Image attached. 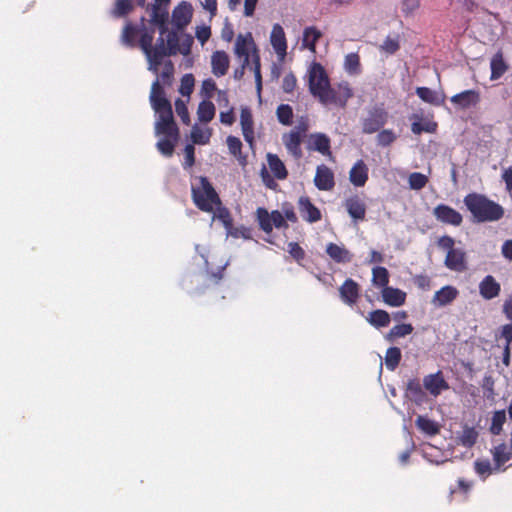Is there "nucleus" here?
I'll list each match as a JSON object with an SVG mask.
<instances>
[{
    "label": "nucleus",
    "mask_w": 512,
    "mask_h": 512,
    "mask_svg": "<svg viewBox=\"0 0 512 512\" xmlns=\"http://www.w3.org/2000/svg\"><path fill=\"white\" fill-rule=\"evenodd\" d=\"M150 102L152 108L158 114V119L155 123L156 134L178 139L179 129L173 118L171 103L166 98L164 89L158 80L152 83Z\"/></svg>",
    "instance_id": "nucleus-1"
},
{
    "label": "nucleus",
    "mask_w": 512,
    "mask_h": 512,
    "mask_svg": "<svg viewBox=\"0 0 512 512\" xmlns=\"http://www.w3.org/2000/svg\"><path fill=\"white\" fill-rule=\"evenodd\" d=\"M463 202L476 223L496 222L504 216V208L484 194L469 193Z\"/></svg>",
    "instance_id": "nucleus-2"
},
{
    "label": "nucleus",
    "mask_w": 512,
    "mask_h": 512,
    "mask_svg": "<svg viewBox=\"0 0 512 512\" xmlns=\"http://www.w3.org/2000/svg\"><path fill=\"white\" fill-rule=\"evenodd\" d=\"M196 181L197 183L191 185L193 203L203 212H213L215 206L221 205L219 195L207 177L199 176Z\"/></svg>",
    "instance_id": "nucleus-3"
},
{
    "label": "nucleus",
    "mask_w": 512,
    "mask_h": 512,
    "mask_svg": "<svg viewBox=\"0 0 512 512\" xmlns=\"http://www.w3.org/2000/svg\"><path fill=\"white\" fill-rule=\"evenodd\" d=\"M330 85L325 68L318 62H313L308 71L309 92L315 98L324 97L323 91Z\"/></svg>",
    "instance_id": "nucleus-4"
},
{
    "label": "nucleus",
    "mask_w": 512,
    "mask_h": 512,
    "mask_svg": "<svg viewBox=\"0 0 512 512\" xmlns=\"http://www.w3.org/2000/svg\"><path fill=\"white\" fill-rule=\"evenodd\" d=\"M389 118L387 110L383 104H377L367 111V115L362 118V132L365 134H373L378 132L387 123Z\"/></svg>",
    "instance_id": "nucleus-5"
},
{
    "label": "nucleus",
    "mask_w": 512,
    "mask_h": 512,
    "mask_svg": "<svg viewBox=\"0 0 512 512\" xmlns=\"http://www.w3.org/2000/svg\"><path fill=\"white\" fill-rule=\"evenodd\" d=\"M324 97L317 99L323 105L334 104L339 107H345L347 101L353 96L352 89L347 82L339 83L336 87L331 84L323 91Z\"/></svg>",
    "instance_id": "nucleus-6"
},
{
    "label": "nucleus",
    "mask_w": 512,
    "mask_h": 512,
    "mask_svg": "<svg viewBox=\"0 0 512 512\" xmlns=\"http://www.w3.org/2000/svg\"><path fill=\"white\" fill-rule=\"evenodd\" d=\"M256 218L260 229L268 234L272 232L273 227L278 229L288 228V224L279 210H273L269 213L266 208L259 207L256 210Z\"/></svg>",
    "instance_id": "nucleus-7"
},
{
    "label": "nucleus",
    "mask_w": 512,
    "mask_h": 512,
    "mask_svg": "<svg viewBox=\"0 0 512 512\" xmlns=\"http://www.w3.org/2000/svg\"><path fill=\"white\" fill-rule=\"evenodd\" d=\"M234 51L239 58L244 60V66H250L251 55L258 51L250 32L237 36Z\"/></svg>",
    "instance_id": "nucleus-8"
},
{
    "label": "nucleus",
    "mask_w": 512,
    "mask_h": 512,
    "mask_svg": "<svg viewBox=\"0 0 512 512\" xmlns=\"http://www.w3.org/2000/svg\"><path fill=\"white\" fill-rule=\"evenodd\" d=\"M162 36L163 35H161L157 39V42H156L155 46L152 45L151 49H149L147 52L144 53L146 55L147 59H148V62H149L148 69L150 71H152L153 73H155V74H158L159 66L162 63L163 58L165 56L169 55L168 49L165 46V40H164V38Z\"/></svg>",
    "instance_id": "nucleus-9"
},
{
    "label": "nucleus",
    "mask_w": 512,
    "mask_h": 512,
    "mask_svg": "<svg viewBox=\"0 0 512 512\" xmlns=\"http://www.w3.org/2000/svg\"><path fill=\"white\" fill-rule=\"evenodd\" d=\"M433 215L437 221L446 225L458 227L463 222L461 213L446 204H438L434 207Z\"/></svg>",
    "instance_id": "nucleus-10"
},
{
    "label": "nucleus",
    "mask_w": 512,
    "mask_h": 512,
    "mask_svg": "<svg viewBox=\"0 0 512 512\" xmlns=\"http://www.w3.org/2000/svg\"><path fill=\"white\" fill-rule=\"evenodd\" d=\"M451 103L461 109L466 110L479 105L481 94L479 90L469 89L453 95L450 98Z\"/></svg>",
    "instance_id": "nucleus-11"
},
{
    "label": "nucleus",
    "mask_w": 512,
    "mask_h": 512,
    "mask_svg": "<svg viewBox=\"0 0 512 512\" xmlns=\"http://www.w3.org/2000/svg\"><path fill=\"white\" fill-rule=\"evenodd\" d=\"M339 296L344 304L352 307L357 304L361 296V287L352 278H347L339 287Z\"/></svg>",
    "instance_id": "nucleus-12"
},
{
    "label": "nucleus",
    "mask_w": 512,
    "mask_h": 512,
    "mask_svg": "<svg viewBox=\"0 0 512 512\" xmlns=\"http://www.w3.org/2000/svg\"><path fill=\"white\" fill-rule=\"evenodd\" d=\"M423 386L433 397H438L443 391L450 388L441 370L426 375L423 379Z\"/></svg>",
    "instance_id": "nucleus-13"
},
{
    "label": "nucleus",
    "mask_w": 512,
    "mask_h": 512,
    "mask_svg": "<svg viewBox=\"0 0 512 512\" xmlns=\"http://www.w3.org/2000/svg\"><path fill=\"white\" fill-rule=\"evenodd\" d=\"M307 149L309 151H316L326 157H332L331 140L324 133H312L308 137Z\"/></svg>",
    "instance_id": "nucleus-14"
},
{
    "label": "nucleus",
    "mask_w": 512,
    "mask_h": 512,
    "mask_svg": "<svg viewBox=\"0 0 512 512\" xmlns=\"http://www.w3.org/2000/svg\"><path fill=\"white\" fill-rule=\"evenodd\" d=\"M298 210L302 219L308 223H315L321 220L322 214L308 196H301L298 200Z\"/></svg>",
    "instance_id": "nucleus-15"
},
{
    "label": "nucleus",
    "mask_w": 512,
    "mask_h": 512,
    "mask_svg": "<svg viewBox=\"0 0 512 512\" xmlns=\"http://www.w3.org/2000/svg\"><path fill=\"white\" fill-rule=\"evenodd\" d=\"M314 184L319 190H332L335 186V178L333 171L324 164L317 166L316 174L314 177Z\"/></svg>",
    "instance_id": "nucleus-16"
},
{
    "label": "nucleus",
    "mask_w": 512,
    "mask_h": 512,
    "mask_svg": "<svg viewBox=\"0 0 512 512\" xmlns=\"http://www.w3.org/2000/svg\"><path fill=\"white\" fill-rule=\"evenodd\" d=\"M344 206L349 214V216L354 221H363L366 216V203L359 195H352L348 197Z\"/></svg>",
    "instance_id": "nucleus-17"
},
{
    "label": "nucleus",
    "mask_w": 512,
    "mask_h": 512,
    "mask_svg": "<svg viewBox=\"0 0 512 512\" xmlns=\"http://www.w3.org/2000/svg\"><path fill=\"white\" fill-rule=\"evenodd\" d=\"M150 23L159 28L160 34L164 35L168 28V8L160 4H152L150 9Z\"/></svg>",
    "instance_id": "nucleus-18"
},
{
    "label": "nucleus",
    "mask_w": 512,
    "mask_h": 512,
    "mask_svg": "<svg viewBox=\"0 0 512 512\" xmlns=\"http://www.w3.org/2000/svg\"><path fill=\"white\" fill-rule=\"evenodd\" d=\"M444 264L452 271L464 272L468 268L466 253L460 248L451 250L447 253Z\"/></svg>",
    "instance_id": "nucleus-19"
},
{
    "label": "nucleus",
    "mask_w": 512,
    "mask_h": 512,
    "mask_svg": "<svg viewBox=\"0 0 512 512\" xmlns=\"http://www.w3.org/2000/svg\"><path fill=\"white\" fill-rule=\"evenodd\" d=\"M405 396L418 406L427 401V395L418 378H412L407 381Z\"/></svg>",
    "instance_id": "nucleus-20"
},
{
    "label": "nucleus",
    "mask_w": 512,
    "mask_h": 512,
    "mask_svg": "<svg viewBox=\"0 0 512 512\" xmlns=\"http://www.w3.org/2000/svg\"><path fill=\"white\" fill-rule=\"evenodd\" d=\"M240 125L245 141L253 147L254 145V121L249 107H242L240 113Z\"/></svg>",
    "instance_id": "nucleus-21"
},
{
    "label": "nucleus",
    "mask_w": 512,
    "mask_h": 512,
    "mask_svg": "<svg viewBox=\"0 0 512 512\" xmlns=\"http://www.w3.org/2000/svg\"><path fill=\"white\" fill-rule=\"evenodd\" d=\"M458 295L459 291L456 287L452 285H446L435 292L432 298V304L435 307H444L450 305L455 301Z\"/></svg>",
    "instance_id": "nucleus-22"
},
{
    "label": "nucleus",
    "mask_w": 512,
    "mask_h": 512,
    "mask_svg": "<svg viewBox=\"0 0 512 512\" xmlns=\"http://www.w3.org/2000/svg\"><path fill=\"white\" fill-rule=\"evenodd\" d=\"M500 292L501 285L492 275H486L479 283V293L486 300L498 297Z\"/></svg>",
    "instance_id": "nucleus-23"
},
{
    "label": "nucleus",
    "mask_w": 512,
    "mask_h": 512,
    "mask_svg": "<svg viewBox=\"0 0 512 512\" xmlns=\"http://www.w3.org/2000/svg\"><path fill=\"white\" fill-rule=\"evenodd\" d=\"M302 136L299 131L292 130L283 135V143L287 151L295 158L300 159L303 156L301 149Z\"/></svg>",
    "instance_id": "nucleus-24"
},
{
    "label": "nucleus",
    "mask_w": 512,
    "mask_h": 512,
    "mask_svg": "<svg viewBox=\"0 0 512 512\" xmlns=\"http://www.w3.org/2000/svg\"><path fill=\"white\" fill-rule=\"evenodd\" d=\"M229 56L225 51H215L211 56L212 73L216 77L224 76L229 69Z\"/></svg>",
    "instance_id": "nucleus-25"
},
{
    "label": "nucleus",
    "mask_w": 512,
    "mask_h": 512,
    "mask_svg": "<svg viewBox=\"0 0 512 512\" xmlns=\"http://www.w3.org/2000/svg\"><path fill=\"white\" fill-rule=\"evenodd\" d=\"M349 180L355 187H363L368 180V167L363 160H358L349 172Z\"/></svg>",
    "instance_id": "nucleus-26"
},
{
    "label": "nucleus",
    "mask_w": 512,
    "mask_h": 512,
    "mask_svg": "<svg viewBox=\"0 0 512 512\" xmlns=\"http://www.w3.org/2000/svg\"><path fill=\"white\" fill-rule=\"evenodd\" d=\"M326 253L336 263H349L352 261L353 255L343 245L329 243L326 247Z\"/></svg>",
    "instance_id": "nucleus-27"
},
{
    "label": "nucleus",
    "mask_w": 512,
    "mask_h": 512,
    "mask_svg": "<svg viewBox=\"0 0 512 512\" xmlns=\"http://www.w3.org/2000/svg\"><path fill=\"white\" fill-rule=\"evenodd\" d=\"M271 45L279 55H285L287 50V41L285 32L280 24H275L270 36Z\"/></svg>",
    "instance_id": "nucleus-28"
},
{
    "label": "nucleus",
    "mask_w": 512,
    "mask_h": 512,
    "mask_svg": "<svg viewBox=\"0 0 512 512\" xmlns=\"http://www.w3.org/2000/svg\"><path fill=\"white\" fill-rule=\"evenodd\" d=\"M191 17V6L187 3L177 6L172 13L173 23L178 29H182L187 26L191 21Z\"/></svg>",
    "instance_id": "nucleus-29"
},
{
    "label": "nucleus",
    "mask_w": 512,
    "mask_h": 512,
    "mask_svg": "<svg viewBox=\"0 0 512 512\" xmlns=\"http://www.w3.org/2000/svg\"><path fill=\"white\" fill-rule=\"evenodd\" d=\"M383 301L392 307H399L405 303L406 293L398 288L386 287L382 289Z\"/></svg>",
    "instance_id": "nucleus-30"
},
{
    "label": "nucleus",
    "mask_w": 512,
    "mask_h": 512,
    "mask_svg": "<svg viewBox=\"0 0 512 512\" xmlns=\"http://www.w3.org/2000/svg\"><path fill=\"white\" fill-rule=\"evenodd\" d=\"M491 453L493 456L496 471L500 470L501 467L512 458V450L511 448L508 449L505 443H501L495 446L491 450Z\"/></svg>",
    "instance_id": "nucleus-31"
},
{
    "label": "nucleus",
    "mask_w": 512,
    "mask_h": 512,
    "mask_svg": "<svg viewBox=\"0 0 512 512\" xmlns=\"http://www.w3.org/2000/svg\"><path fill=\"white\" fill-rule=\"evenodd\" d=\"M226 143L230 154L237 159L239 165L245 167L247 165V155L242 153L243 145L240 139L238 137L230 135L227 137Z\"/></svg>",
    "instance_id": "nucleus-32"
},
{
    "label": "nucleus",
    "mask_w": 512,
    "mask_h": 512,
    "mask_svg": "<svg viewBox=\"0 0 512 512\" xmlns=\"http://www.w3.org/2000/svg\"><path fill=\"white\" fill-rule=\"evenodd\" d=\"M490 68H491V75H490L491 80H497V79L501 78L508 70V65L505 62L501 51H498L496 54L493 55L491 62H490Z\"/></svg>",
    "instance_id": "nucleus-33"
},
{
    "label": "nucleus",
    "mask_w": 512,
    "mask_h": 512,
    "mask_svg": "<svg viewBox=\"0 0 512 512\" xmlns=\"http://www.w3.org/2000/svg\"><path fill=\"white\" fill-rule=\"evenodd\" d=\"M267 161L271 172L274 177L279 180H284L288 176V171L283 163V161L276 155L272 153L267 154Z\"/></svg>",
    "instance_id": "nucleus-34"
},
{
    "label": "nucleus",
    "mask_w": 512,
    "mask_h": 512,
    "mask_svg": "<svg viewBox=\"0 0 512 512\" xmlns=\"http://www.w3.org/2000/svg\"><path fill=\"white\" fill-rule=\"evenodd\" d=\"M322 37V32L314 26L306 27L303 31L302 44L311 52H315L316 43Z\"/></svg>",
    "instance_id": "nucleus-35"
},
{
    "label": "nucleus",
    "mask_w": 512,
    "mask_h": 512,
    "mask_svg": "<svg viewBox=\"0 0 512 512\" xmlns=\"http://www.w3.org/2000/svg\"><path fill=\"white\" fill-rule=\"evenodd\" d=\"M416 94L422 101L431 105L440 106L444 102V97H440L436 91L428 87H417Z\"/></svg>",
    "instance_id": "nucleus-36"
},
{
    "label": "nucleus",
    "mask_w": 512,
    "mask_h": 512,
    "mask_svg": "<svg viewBox=\"0 0 512 512\" xmlns=\"http://www.w3.org/2000/svg\"><path fill=\"white\" fill-rule=\"evenodd\" d=\"M367 321L376 328H382L390 324L391 318L387 311L377 309L369 313Z\"/></svg>",
    "instance_id": "nucleus-37"
},
{
    "label": "nucleus",
    "mask_w": 512,
    "mask_h": 512,
    "mask_svg": "<svg viewBox=\"0 0 512 512\" xmlns=\"http://www.w3.org/2000/svg\"><path fill=\"white\" fill-rule=\"evenodd\" d=\"M199 121L203 123L210 122L215 116V106L211 101L204 100L200 102L197 110Z\"/></svg>",
    "instance_id": "nucleus-38"
},
{
    "label": "nucleus",
    "mask_w": 512,
    "mask_h": 512,
    "mask_svg": "<svg viewBox=\"0 0 512 512\" xmlns=\"http://www.w3.org/2000/svg\"><path fill=\"white\" fill-rule=\"evenodd\" d=\"M415 424L419 430L430 436L439 433V427L437 423L425 416L419 415L415 421Z\"/></svg>",
    "instance_id": "nucleus-39"
},
{
    "label": "nucleus",
    "mask_w": 512,
    "mask_h": 512,
    "mask_svg": "<svg viewBox=\"0 0 512 512\" xmlns=\"http://www.w3.org/2000/svg\"><path fill=\"white\" fill-rule=\"evenodd\" d=\"M372 283L376 287L382 289L388 287L389 283V272L383 266L374 267L372 270Z\"/></svg>",
    "instance_id": "nucleus-40"
},
{
    "label": "nucleus",
    "mask_w": 512,
    "mask_h": 512,
    "mask_svg": "<svg viewBox=\"0 0 512 512\" xmlns=\"http://www.w3.org/2000/svg\"><path fill=\"white\" fill-rule=\"evenodd\" d=\"M402 358L401 350L398 347H390L386 351L385 365L390 371H394L400 364Z\"/></svg>",
    "instance_id": "nucleus-41"
},
{
    "label": "nucleus",
    "mask_w": 512,
    "mask_h": 512,
    "mask_svg": "<svg viewBox=\"0 0 512 512\" xmlns=\"http://www.w3.org/2000/svg\"><path fill=\"white\" fill-rule=\"evenodd\" d=\"M478 436V431L474 427L465 426L459 436V442L462 446L471 448L477 442Z\"/></svg>",
    "instance_id": "nucleus-42"
},
{
    "label": "nucleus",
    "mask_w": 512,
    "mask_h": 512,
    "mask_svg": "<svg viewBox=\"0 0 512 512\" xmlns=\"http://www.w3.org/2000/svg\"><path fill=\"white\" fill-rule=\"evenodd\" d=\"M413 326L410 323L407 324H399L393 326L388 334L386 335V339L390 342H393L395 339L400 337H405L413 332Z\"/></svg>",
    "instance_id": "nucleus-43"
},
{
    "label": "nucleus",
    "mask_w": 512,
    "mask_h": 512,
    "mask_svg": "<svg viewBox=\"0 0 512 512\" xmlns=\"http://www.w3.org/2000/svg\"><path fill=\"white\" fill-rule=\"evenodd\" d=\"M506 422L505 410H497L493 413L490 425V432L493 435H500L503 430V425Z\"/></svg>",
    "instance_id": "nucleus-44"
},
{
    "label": "nucleus",
    "mask_w": 512,
    "mask_h": 512,
    "mask_svg": "<svg viewBox=\"0 0 512 512\" xmlns=\"http://www.w3.org/2000/svg\"><path fill=\"white\" fill-rule=\"evenodd\" d=\"M278 121L285 126H290L293 123V109L288 104H280L276 110Z\"/></svg>",
    "instance_id": "nucleus-45"
},
{
    "label": "nucleus",
    "mask_w": 512,
    "mask_h": 512,
    "mask_svg": "<svg viewBox=\"0 0 512 512\" xmlns=\"http://www.w3.org/2000/svg\"><path fill=\"white\" fill-rule=\"evenodd\" d=\"M345 70L349 74L357 75L361 72L360 57L357 53H350L345 57Z\"/></svg>",
    "instance_id": "nucleus-46"
},
{
    "label": "nucleus",
    "mask_w": 512,
    "mask_h": 512,
    "mask_svg": "<svg viewBox=\"0 0 512 512\" xmlns=\"http://www.w3.org/2000/svg\"><path fill=\"white\" fill-rule=\"evenodd\" d=\"M437 123L431 120L413 122L411 130L414 134L419 135L422 132L434 133L437 130Z\"/></svg>",
    "instance_id": "nucleus-47"
},
{
    "label": "nucleus",
    "mask_w": 512,
    "mask_h": 512,
    "mask_svg": "<svg viewBox=\"0 0 512 512\" xmlns=\"http://www.w3.org/2000/svg\"><path fill=\"white\" fill-rule=\"evenodd\" d=\"M133 10V4L131 0H116L115 6L112 10L114 17H124Z\"/></svg>",
    "instance_id": "nucleus-48"
},
{
    "label": "nucleus",
    "mask_w": 512,
    "mask_h": 512,
    "mask_svg": "<svg viewBox=\"0 0 512 512\" xmlns=\"http://www.w3.org/2000/svg\"><path fill=\"white\" fill-rule=\"evenodd\" d=\"M177 140L178 139L164 136V138L160 139L157 142L156 146H157L158 150L164 156L170 157V156H172V154L174 152V148H175V144H176Z\"/></svg>",
    "instance_id": "nucleus-49"
},
{
    "label": "nucleus",
    "mask_w": 512,
    "mask_h": 512,
    "mask_svg": "<svg viewBox=\"0 0 512 512\" xmlns=\"http://www.w3.org/2000/svg\"><path fill=\"white\" fill-rule=\"evenodd\" d=\"M137 35L138 29L131 23H127L123 28L122 41L125 45L133 47L135 46Z\"/></svg>",
    "instance_id": "nucleus-50"
},
{
    "label": "nucleus",
    "mask_w": 512,
    "mask_h": 512,
    "mask_svg": "<svg viewBox=\"0 0 512 512\" xmlns=\"http://www.w3.org/2000/svg\"><path fill=\"white\" fill-rule=\"evenodd\" d=\"M474 468H475L476 473L483 479H486L495 470V467L494 468L492 467V465L488 459L476 460L474 463Z\"/></svg>",
    "instance_id": "nucleus-51"
},
{
    "label": "nucleus",
    "mask_w": 512,
    "mask_h": 512,
    "mask_svg": "<svg viewBox=\"0 0 512 512\" xmlns=\"http://www.w3.org/2000/svg\"><path fill=\"white\" fill-rule=\"evenodd\" d=\"M408 183L411 189L421 190L428 183V177L419 172H413L409 175Z\"/></svg>",
    "instance_id": "nucleus-52"
},
{
    "label": "nucleus",
    "mask_w": 512,
    "mask_h": 512,
    "mask_svg": "<svg viewBox=\"0 0 512 512\" xmlns=\"http://www.w3.org/2000/svg\"><path fill=\"white\" fill-rule=\"evenodd\" d=\"M400 49V37L396 35L394 38L388 36L380 46V50L387 54H395Z\"/></svg>",
    "instance_id": "nucleus-53"
},
{
    "label": "nucleus",
    "mask_w": 512,
    "mask_h": 512,
    "mask_svg": "<svg viewBox=\"0 0 512 512\" xmlns=\"http://www.w3.org/2000/svg\"><path fill=\"white\" fill-rule=\"evenodd\" d=\"M174 74V65L171 60H167L163 64L162 72L159 75L158 81L164 84V85H170L172 83ZM157 81V79L155 80Z\"/></svg>",
    "instance_id": "nucleus-54"
},
{
    "label": "nucleus",
    "mask_w": 512,
    "mask_h": 512,
    "mask_svg": "<svg viewBox=\"0 0 512 512\" xmlns=\"http://www.w3.org/2000/svg\"><path fill=\"white\" fill-rule=\"evenodd\" d=\"M251 69L254 72L257 88H258V90H260L261 86H262V76H261L260 55H259L258 51H255L251 55Z\"/></svg>",
    "instance_id": "nucleus-55"
},
{
    "label": "nucleus",
    "mask_w": 512,
    "mask_h": 512,
    "mask_svg": "<svg viewBox=\"0 0 512 512\" xmlns=\"http://www.w3.org/2000/svg\"><path fill=\"white\" fill-rule=\"evenodd\" d=\"M396 138L397 136L392 130L383 129L378 133L376 140L379 146L387 147L391 145L396 140Z\"/></svg>",
    "instance_id": "nucleus-56"
},
{
    "label": "nucleus",
    "mask_w": 512,
    "mask_h": 512,
    "mask_svg": "<svg viewBox=\"0 0 512 512\" xmlns=\"http://www.w3.org/2000/svg\"><path fill=\"white\" fill-rule=\"evenodd\" d=\"M288 253L298 264H301L306 256L304 249L297 242L288 243Z\"/></svg>",
    "instance_id": "nucleus-57"
},
{
    "label": "nucleus",
    "mask_w": 512,
    "mask_h": 512,
    "mask_svg": "<svg viewBox=\"0 0 512 512\" xmlns=\"http://www.w3.org/2000/svg\"><path fill=\"white\" fill-rule=\"evenodd\" d=\"M194 82H195V79H194V76L192 74H185L182 78H181V85H180V93L183 95V96H189L192 91H193V88H194Z\"/></svg>",
    "instance_id": "nucleus-58"
},
{
    "label": "nucleus",
    "mask_w": 512,
    "mask_h": 512,
    "mask_svg": "<svg viewBox=\"0 0 512 512\" xmlns=\"http://www.w3.org/2000/svg\"><path fill=\"white\" fill-rule=\"evenodd\" d=\"M153 38L154 30L148 31L147 28L144 27L139 40V46L144 53L151 49Z\"/></svg>",
    "instance_id": "nucleus-59"
},
{
    "label": "nucleus",
    "mask_w": 512,
    "mask_h": 512,
    "mask_svg": "<svg viewBox=\"0 0 512 512\" xmlns=\"http://www.w3.org/2000/svg\"><path fill=\"white\" fill-rule=\"evenodd\" d=\"M175 110H176L177 115L180 117L181 121L183 122V124L189 125V123H190L189 112H188V108L183 100L177 99L175 101Z\"/></svg>",
    "instance_id": "nucleus-60"
},
{
    "label": "nucleus",
    "mask_w": 512,
    "mask_h": 512,
    "mask_svg": "<svg viewBox=\"0 0 512 512\" xmlns=\"http://www.w3.org/2000/svg\"><path fill=\"white\" fill-rule=\"evenodd\" d=\"M166 41L169 55H175L179 50V38L177 33L174 31L168 32Z\"/></svg>",
    "instance_id": "nucleus-61"
},
{
    "label": "nucleus",
    "mask_w": 512,
    "mask_h": 512,
    "mask_svg": "<svg viewBox=\"0 0 512 512\" xmlns=\"http://www.w3.org/2000/svg\"><path fill=\"white\" fill-rule=\"evenodd\" d=\"M297 86L296 76L290 72L283 77L282 89L285 93H292Z\"/></svg>",
    "instance_id": "nucleus-62"
},
{
    "label": "nucleus",
    "mask_w": 512,
    "mask_h": 512,
    "mask_svg": "<svg viewBox=\"0 0 512 512\" xmlns=\"http://www.w3.org/2000/svg\"><path fill=\"white\" fill-rule=\"evenodd\" d=\"M420 7V0H402L401 10L404 15L413 14Z\"/></svg>",
    "instance_id": "nucleus-63"
},
{
    "label": "nucleus",
    "mask_w": 512,
    "mask_h": 512,
    "mask_svg": "<svg viewBox=\"0 0 512 512\" xmlns=\"http://www.w3.org/2000/svg\"><path fill=\"white\" fill-rule=\"evenodd\" d=\"M185 159L183 163V167L185 169L191 168L195 163V148L193 145L188 144L185 147Z\"/></svg>",
    "instance_id": "nucleus-64"
}]
</instances>
